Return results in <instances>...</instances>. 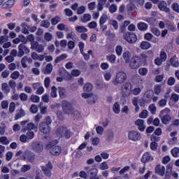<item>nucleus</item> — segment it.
Returning <instances> with one entry per match:
<instances>
[{"label":"nucleus","instance_id":"9b49d317","mask_svg":"<svg viewBox=\"0 0 179 179\" xmlns=\"http://www.w3.org/2000/svg\"><path fill=\"white\" fill-rule=\"evenodd\" d=\"M24 54H30V49L24 43H21L18 45L17 57L22 58Z\"/></svg>","mask_w":179,"mask_h":179},{"label":"nucleus","instance_id":"774afa93","mask_svg":"<svg viewBox=\"0 0 179 179\" xmlns=\"http://www.w3.org/2000/svg\"><path fill=\"white\" fill-rule=\"evenodd\" d=\"M171 8L174 12H176V13H179V5L178 3H173L171 6Z\"/></svg>","mask_w":179,"mask_h":179},{"label":"nucleus","instance_id":"338daca9","mask_svg":"<svg viewBox=\"0 0 179 179\" xmlns=\"http://www.w3.org/2000/svg\"><path fill=\"white\" fill-rule=\"evenodd\" d=\"M50 96L51 97H53V98L57 97V87L55 86L52 87Z\"/></svg>","mask_w":179,"mask_h":179},{"label":"nucleus","instance_id":"a19ab883","mask_svg":"<svg viewBox=\"0 0 179 179\" xmlns=\"http://www.w3.org/2000/svg\"><path fill=\"white\" fill-rule=\"evenodd\" d=\"M44 38L45 41H47L48 43H50V41H51L52 38H54V36H52V34L50 32H45L44 35Z\"/></svg>","mask_w":179,"mask_h":179},{"label":"nucleus","instance_id":"3c124183","mask_svg":"<svg viewBox=\"0 0 179 179\" xmlns=\"http://www.w3.org/2000/svg\"><path fill=\"white\" fill-rule=\"evenodd\" d=\"M113 110L115 114H120V104L118 102H116L114 103L113 107Z\"/></svg>","mask_w":179,"mask_h":179},{"label":"nucleus","instance_id":"ddd939ff","mask_svg":"<svg viewBox=\"0 0 179 179\" xmlns=\"http://www.w3.org/2000/svg\"><path fill=\"white\" fill-rule=\"evenodd\" d=\"M42 171L46 176V177H48L49 178L52 176V164L51 163H48L44 166H42Z\"/></svg>","mask_w":179,"mask_h":179},{"label":"nucleus","instance_id":"603ef678","mask_svg":"<svg viewBox=\"0 0 179 179\" xmlns=\"http://www.w3.org/2000/svg\"><path fill=\"white\" fill-rule=\"evenodd\" d=\"M117 9H118V7H117V5L115 4H112L108 8V10L110 13H115Z\"/></svg>","mask_w":179,"mask_h":179},{"label":"nucleus","instance_id":"aec40b11","mask_svg":"<svg viewBox=\"0 0 179 179\" xmlns=\"http://www.w3.org/2000/svg\"><path fill=\"white\" fill-rule=\"evenodd\" d=\"M88 179H100L97 177V169H91L88 171H87Z\"/></svg>","mask_w":179,"mask_h":179},{"label":"nucleus","instance_id":"20e7f679","mask_svg":"<svg viewBox=\"0 0 179 179\" xmlns=\"http://www.w3.org/2000/svg\"><path fill=\"white\" fill-rule=\"evenodd\" d=\"M170 113H171V110L169 108H166L160 111L159 117L162 124H170V121H171V116L169 115Z\"/></svg>","mask_w":179,"mask_h":179},{"label":"nucleus","instance_id":"c9c22d12","mask_svg":"<svg viewBox=\"0 0 179 179\" xmlns=\"http://www.w3.org/2000/svg\"><path fill=\"white\" fill-rule=\"evenodd\" d=\"M106 138L108 141H113L114 139V131L111 129L107 130Z\"/></svg>","mask_w":179,"mask_h":179},{"label":"nucleus","instance_id":"f704fd0d","mask_svg":"<svg viewBox=\"0 0 179 179\" xmlns=\"http://www.w3.org/2000/svg\"><path fill=\"white\" fill-rule=\"evenodd\" d=\"M106 59L110 64H115V61H117V57L115 55H107Z\"/></svg>","mask_w":179,"mask_h":179},{"label":"nucleus","instance_id":"c756f323","mask_svg":"<svg viewBox=\"0 0 179 179\" xmlns=\"http://www.w3.org/2000/svg\"><path fill=\"white\" fill-rule=\"evenodd\" d=\"M150 47H152V45L148 41H143L140 44V48H141V50H149Z\"/></svg>","mask_w":179,"mask_h":179},{"label":"nucleus","instance_id":"5701e85b","mask_svg":"<svg viewBox=\"0 0 179 179\" xmlns=\"http://www.w3.org/2000/svg\"><path fill=\"white\" fill-rule=\"evenodd\" d=\"M52 64L49 63L46 65L45 69H42V72L44 73V75H50L51 72H52Z\"/></svg>","mask_w":179,"mask_h":179},{"label":"nucleus","instance_id":"de8ad7c7","mask_svg":"<svg viewBox=\"0 0 179 179\" xmlns=\"http://www.w3.org/2000/svg\"><path fill=\"white\" fill-rule=\"evenodd\" d=\"M59 94L61 99H65L66 97V90L64 87H60L59 91Z\"/></svg>","mask_w":179,"mask_h":179},{"label":"nucleus","instance_id":"72a5a7b5","mask_svg":"<svg viewBox=\"0 0 179 179\" xmlns=\"http://www.w3.org/2000/svg\"><path fill=\"white\" fill-rule=\"evenodd\" d=\"M107 20H108V16H107V14H103L99 19V26L103 27V24H104Z\"/></svg>","mask_w":179,"mask_h":179},{"label":"nucleus","instance_id":"e433bc0d","mask_svg":"<svg viewBox=\"0 0 179 179\" xmlns=\"http://www.w3.org/2000/svg\"><path fill=\"white\" fill-rule=\"evenodd\" d=\"M61 22V17L59 15H56L51 20V24L52 26H56Z\"/></svg>","mask_w":179,"mask_h":179},{"label":"nucleus","instance_id":"4d7b16f0","mask_svg":"<svg viewBox=\"0 0 179 179\" xmlns=\"http://www.w3.org/2000/svg\"><path fill=\"white\" fill-rule=\"evenodd\" d=\"M151 33H153L155 36H157V37H159L162 34L160 30L155 27L151 28Z\"/></svg>","mask_w":179,"mask_h":179},{"label":"nucleus","instance_id":"f3484780","mask_svg":"<svg viewBox=\"0 0 179 179\" xmlns=\"http://www.w3.org/2000/svg\"><path fill=\"white\" fill-rule=\"evenodd\" d=\"M33 130L35 132H37L38 131V126L34 124L33 122H29L27 124V127L24 129H22V132H26V131H31Z\"/></svg>","mask_w":179,"mask_h":179},{"label":"nucleus","instance_id":"c03bdc74","mask_svg":"<svg viewBox=\"0 0 179 179\" xmlns=\"http://www.w3.org/2000/svg\"><path fill=\"white\" fill-rule=\"evenodd\" d=\"M76 30L78 33H87V28L83 26H78V27H76Z\"/></svg>","mask_w":179,"mask_h":179},{"label":"nucleus","instance_id":"473e14b6","mask_svg":"<svg viewBox=\"0 0 179 179\" xmlns=\"http://www.w3.org/2000/svg\"><path fill=\"white\" fill-rule=\"evenodd\" d=\"M148 24L145 22H139L138 24V30H141V31H146L148 30Z\"/></svg>","mask_w":179,"mask_h":179},{"label":"nucleus","instance_id":"bb28decb","mask_svg":"<svg viewBox=\"0 0 179 179\" xmlns=\"http://www.w3.org/2000/svg\"><path fill=\"white\" fill-rule=\"evenodd\" d=\"M150 159L151 160H153V157L150 156V154L149 152H145L141 158V162L142 163H148Z\"/></svg>","mask_w":179,"mask_h":179},{"label":"nucleus","instance_id":"393cba45","mask_svg":"<svg viewBox=\"0 0 179 179\" xmlns=\"http://www.w3.org/2000/svg\"><path fill=\"white\" fill-rule=\"evenodd\" d=\"M22 29V33L23 34H29L30 31H29V29H30V26L27 24L26 22H22L21 24Z\"/></svg>","mask_w":179,"mask_h":179},{"label":"nucleus","instance_id":"680f3d73","mask_svg":"<svg viewBox=\"0 0 179 179\" xmlns=\"http://www.w3.org/2000/svg\"><path fill=\"white\" fill-rule=\"evenodd\" d=\"M171 100H172V101H174L175 103L178 102L179 95L176 93L172 94L171 96Z\"/></svg>","mask_w":179,"mask_h":179},{"label":"nucleus","instance_id":"423d86ee","mask_svg":"<svg viewBox=\"0 0 179 179\" xmlns=\"http://www.w3.org/2000/svg\"><path fill=\"white\" fill-rule=\"evenodd\" d=\"M129 67L131 69H138L142 64V59L138 55L133 56L129 62Z\"/></svg>","mask_w":179,"mask_h":179},{"label":"nucleus","instance_id":"f8f14e48","mask_svg":"<svg viewBox=\"0 0 179 179\" xmlns=\"http://www.w3.org/2000/svg\"><path fill=\"white\" fill-rule=\"evenodd\" d=\"M23 157L24 160H27L29 163H33L34 160H36V155L33 152L29 150H26L23 153Z\"/></svg>","mask_w":179,"mask_h":179},{"label":"nucleus","instance_id":"58836bf2","mask_svg":"<svg viewBox=\"0 0 179 179\" xmlns=\"http://www.w3.org/2000/svg\"><path fill=\"white\" fill-rule=\"evenodd\" d=\"M66 58H68V55L62 54L55 59V64H59V62H61V61H64V59H66Z\"/></svg>","mask_w":179,"mask_h":179},{"label":"nucleus","instance_id":"bf43d9fd","mask_svg":"<svg viewBox=\"0 0 179 179\" xmlns=\"http://www.w3.org/2000/svg\"><path fill=\"white\" fill-rule=\"evenodd\" d=\"M55 143H57L56 141L49 142L45 145L46 149H48V150L52 149L54 148V146H55Z\"/></svg>","mask_w":179,"mask_h":179},{"label":"nucleus","instance_id":"864d4df0","mask_svg":"<svg viewBox=\"0 0 179 179\" xmlns=\"http://www.w3.org/2000/svg\"><path fill=\"white\" fill-rule=\"evenodd\" d=\"M159 58L161 59V61L166 62L167 60V54L164 51H161L159 54Z\"/></svg>","mask_w":179,"mask_h":179},{"label":"nucleus","instance_id":"4468645a","mask_svg":"<svg viewBox=\"0 0 179 179\" xmlns=\"http://www.w3.org/2000/svg\"><path fill=\"white\" fill-rule=\"evenodd\" d=\"M82 97L84 99H88V104H94L97 100V96L93 95V94L83 93Z\"/></svg>","mask_w":179,"mask_h":179},{"label":"nucleus","instance_id":"1a4fd4ad","mask_svg":"<svg viewBox=\"0 0 179 179\" xmlns=\"http://www.w3.org/2000/svg\"><path fill=\"white\" fill-rule=\"evenodd\" d=\"M62 108L64 114H68L69 115L73 113V107L72 104L67 101H63L62 102Z\"/></svg>","mask_w":179,"mask_h":179},{"label":"nucleus","instance_id":"79ce46f5","mask_svg":"<svg viewBox=\"0 0 179 179\" xmlns=\"http://www.w3.org/2000/svg\"><path fill=\"white\" fill-rule=\"evenodd\" d=\"M170 62L172 66H174L175 68H178L179 66V62L176 58V57H173L170 59Z\"/></svg>","mask_w":179,"mask_h":179},{"label":"nucleus","instance_id":"e2e57ef3","mask_svg":"<svg viewBox=\"0 0 179 179\" xmlns=\"http://www.w3.org/2000/svg\"><path fill=\"white\" fill-rule=\"evenodd\" d=\"M159 107H166L167 106V99H161L158 101Z\"/></svg>","mask_w":179,"mask_h":179},{"label":"nucleus","instance_id":"412c9836","mask_svg":"<svg viewBox=\"0 0 179 179\" xmlns=\"http://www.w3.org/2000/svg\"><path fill=\"white\" fill-rule=\"evenodd\" d=\"M155 173L161 176V177H164V174H166V167L162 165H157L155 167Z\"/></svg>","mask_w":179,"mask_h":179},{"label":"nucleus","instance_id":"4be33fe9","mask_svg":"<svg viewBox=\"0 0 179 179\" xmlns=\"http://www.w3.org/2000/svg\"><path fill=\"white\" fill-rule=\"evenodd\" d=\"M62 152V148H61V147L59 145H55L50 150V153L51 155H53V156H59Z\"/></svg>","mask_w":179,"mask_h":179},{"label":"nucleus","instance_id":"8fccbe9b","mask_svg":"<svg viewBox=\"0 0 179 179\" xmlns=\"http://www.w3.org/2000/svg\"><path fill=\"white\" fill-rule=\"evenodd\" d=\"M13 5H15V0H8L5 2L4 6L6 9H8V8H12Z\"/></svg>","mask_w":179,"mask_h":179},{"label":"nucleus","instance_id":"2f4dec72","mask_svg":"<svg viewBox=\"0 0 179 179\" xmlns=\"http://www.w3.org/2000/svg\"><path fill=\"white\" fill-rule=\"evenodd\" d=\"M123 59L125 61L126 64H129L131 62V52H124L122 55Z\"/></svg>","mask_w":179,"mask_h":179},{"label":"nucleus","instance_id":"0eeeda50","mask_svg":"<svg viewBox=\"0 0 179 179\" xmlns=\"http://www.w3.org/2000/svg\"><path fill=\"white\" fill-rule=\"evenodd\" d=\"M30 149L35 152V153H41L44 150V145L40 141H33L31 143Z\"/></svg>","mask_w":179,"mask_h":179},{"label":"nucleus","instance_id":"dca6fc26","mask_svg":"<svg viewBox=\"0 0 179 179\" xmlns=\"http://www.w3.org/2000/svg\"><path fill=\"white\" fill-rule=\"evenodd\" d=\"M153 96H155V92H153V90H149L145 92L143 96V99H144V101L149 103L152 101V99H153Z\"/></svg>","mask_w":179,"mask_h":179},{"label":"nucleus","instance_id":"b1692460","mask_svg":"<svg viewBox=\"0 0 179 179\" xmlns=\"http://www.w3.org/2000/svg\"><path fill=\"white\" fill-rule=\"evenodd\" d=\"M57 29L58 30H61L62 31H66V33H69L71 31V29L66 26V24L64 23H60L57 26Z\"/></svg>","mask_w":179,"mask_h":179},{"label":"nucleus","instance_id":"ea45409f","mask_svg":"<svg viewBox=\"0 0 179 179\" xmlns=\"http://www.w3.org/2000/svg\"><path fill=\"white\" fill-rule=\"evenodd\" d=\"M1 90H3L4 93H9V92H10V88L8 83H3L1 84Z\"/></svg>","mask_w":179,"mask_h":179},{"label":"nucleus","instance_id":"7c9ffc66","mask_svg":"<svg viewBox=\"0 0 179 179\" xmlns=\"http://www.w3.org/2000/svg\"><path fill=\"white\" fill-rule=\"evenodd\" d=\"M80 54L83 56L85 61H89L90 59V55H92L93 54V51L88 50L87 53H85V51H83Z\"/></svg>","mask_w":179,"mask_h":179},{"label":"nucleus","instance_id":"a878e982","mask_svg":"<svg viewBox=\"0 0 179 179\" xmlns=\"http://www.w3.org/2000/svg\"><path fill=\"white\" fill-rule=\"evenodd\" d=\"M90 20H92V15L89 13L84 14L80 17V22H82V23H87V22H90Z\"/></svg>","mask_w":179,"mask_h":179},{"label":"nucleus","instance_id":"a18cd8bd","mask_svg":"<svg viewBox=\"0 0 179 179\" xmlns=\"http://www.w3.org/2000/svg\"><path fill=\"white\" fill-rule=\"evenodd\" d=\"M66 38L68 40H76V34L73 31H71L66 34Z\"/></svg>","mask_w":179,"mask_h":179},{"label":"nucleus","instance_id":"052dcab7","mask_svg":"<svg viewBox=\"0 0 179 179\" xmlns=\"http://www.w3.org/2000/svg\"><path fill=\"white\" fill-rule=\"evenodd\" d=\"M0 143L3 145H9V140L6 136H2L0 138Z\"/></svg>","mask_w":179,"mask_h":179},{"label":"nucleus","instance_id":"9d476101","mask_svg":"<svg viewBox=\"0 0 179 179\" xmlns=\"http://www.w3.org/2000/svg\"><path fill=\"white\" fill-rule=\"evenodd\" d=\"M124 38L127 43H129V44H135L138 40L136 35L132 32H127L124 34Z\"/></svg>","mask_w":179,"mask_h":179},{"label":"nucleus","instance_id":"49530a36","mask_svg":"<svg viewBox=\"0 0 179 179\" xmlns=\"http://www.w3.org/2000/svg\"><path fill=\"white\" fill-rule=\"evenodd\" d=\"M84 92H92L93 90V85L91 83H86L83 87Z\"/></svg>","mask_w":179,"mask_h":179},{"label":"nucleus","instance_id":"4c0bfd02","mask_svg":"<svg viewBox=\"0 0 179 179\" xmlns=\"http://www.w3.org/2000/svg\"><path fill=\"white\" fill-rule=\"evenodd\" d=\"M172 167L170 165L166 166V171L165 174V179H170L171 177Z\"/></svg>","mask_w":179,"mask_h":179},{"label":"nucleus","instance_id":"0e129e2a","mask_svg":"<svg viewBox=\"0 0 179 179\" xmlns=\"http://www.w3.org/2000/svg\"><path fill=\"white\" fill-rule=\"evenodd\" d=\"M26 136L28 141H31V139H34V136H35L34 131H28Z\"/></svg>","mask_w":179,"mask_h":179},{"label":"nucleus","instance_id":"5fc2aeb1","mask_svg":"<svg viewBox=\"0 0 179 179\" xmlns=\"http://www.w3.org/2000/svg\"><path fill=\"white\" fill-rule=\"evenodd\" d=\"M171 153L173 157H178L179 155V148H174L171 150Z\"/></svg>","mask_w":179,"mask_h":179},{"label":"nucleus","instance_id":"a211bd4d","mask_svg":"<svg viewBox=\"0 0 179 179\" xmlns=\"http://www.w3.org/2000/svg\"><path fill=\"white\" fill-rule=\"evenodd\" d=\"M158 8L165 13H170V8L167 7V3L164 1H161L158 4Z\"/></svg>","mask_w":179,"mask_h":179},{"label":"nucleus","instance_id":"6e6d98bb","mask_svg":"<svg viewBox=\"0 0 179 179\" xmlns=\"http://www.w3.org/2000/svg\"><path fill=\"white\" fill-rule=\"evenodd\" d=\"M138 73L141 75V76H146L148 75V69L146 68H141L138 69Z\"/></svg>","mask_w":179,"mask_h":179},{"label":"nucleus","instance_id":"13d9d810","mask_svg":"<svg viewBox=\"0 0 179 179\" xmlns=\"http://www.w3.org/2000/svg\"><path fill=\"white\" fill-rule=\"evenodd\" d=\"M148 110L149 111H150L151 114H156V106L155 105V103L150 104L148 107Z\"/></svg>","mask_w":179,"mask_h":179},{"label":"nucleus","instance_id":"c85d7f7f","mask_svg":"<svg viewBox=\"0 0 179 179\" xmlns=\"http://www.w3.org/2000/svg\"><path fill=\"white\" fill-rule=\"evenodd\" d=\"M144 21L147 22V23H148V24H150L151 26H155L157 24V20H156V18L153 17H145L144 18Z\"/></svg>","mask_w":179,"mask_h":179},{"label":"nucleus","instance_id":"6ab92c4d","mask_svg":"<svg viewBox=\"0 0 179 179\" xmlns=\"http://www.w3.org/2000/svg\"><path fill=\"white\" fill-rule=\"evenodd\" d=\"M135 124L138 127V129L141 132H143L146 129V126H145V120L142 119H138L135 122Z\"/></svg>","mask_w":179,"mask_h":179},{"label":"nucleus","instance_id":"2eb2a0df","mask_svg":"<svg viewBox=\"0 0 179 179\" xmlns=\"http://www.w3.org/2000/svg\"><path fill=\"white\" fill-rule=\"evenodd\" d=\"M31 50H34L40 54L44 51V45L38 43L37 41H35L31 43Z\"/></svg>","mask_w":179,"mask_h":179},{"label":"nucleus","instance_id":"6e6552de","mask_svg":"<svg viewBox=\"0 0 179 179\" xmlns=\"http://www.w3.org/2000/svg\"><path fill=\"white\" fill-rule=\"evenodd\" d=\"M128 139L132 142H138L142 139V135L138 131L131 130L128 133Z\"/></svg>","mask_w":179,"mask_h":179},{"label":"nucleus","instance_id":"f257e3e1","mask_svg":"<svg viewBox=\"0 0 179 179\" xmlns=\"http://www.w3.org/2000/svg\"><path fill=\"white\" fill-rule=\"evenodd\" d=\"M55 134L59 138H66V139H69L72 136L71 129L64 126L57 127L55 130Z\"/></svg>","mask_w":179,"mask_h":179},{"label":"nucleus","instance_id":"39448f33","mask_svg":"<svg viewBox=\"0 0 179 179\" xmlns=\"http://www.w3.org/2000/svg\"><path fill=\"white\" fill-rule=\"evenodd\" d=\"M120 93L122 97H129L132 93V84L131 83H126L122 85Z\"/></svg>","mask_w":179,"mask_h":179},{"label":"nucleus","instance_id":"f03ea898","mask_svg":"<svg viewBox=\"0 0 179 179\" xmlns=\"http://www.w3.org/2000/svg\"><path fill=\"white\" fill-rule=\"evenodd\" d=\"M127 79H128L127 73L124 71H119L116 73L115 79L112 80V83L115 86H118V85H122V83H125V82H127Z\"/></svg>","mask_w":179,"mask_h":179},{"label":"nucleus","instance_id":"69168bd1","mask_svg":"<svg viewBox=\"0 0 179 179\" xmlns=\"http://www.w3.org/2000/svg\"><path fill=\"white\" fill-rule=\"evenodd\" d=\"M86 8L84 6H80L77 9V15H83V13L85 12Z\"/></svg>","mask_w":179,"mask_h":179},{"label":"nucleus","instance_id":"09e8293b","mask_svg":"<svg viewBox=\"0 0 179 179\" xmlns=\"http://www.w3.org/2000/svg\"><path fill=\"white\" fill-rule=\"evenodd\" d=\"M29 99L32 103H40V96L37 95H34V94L31 95Z\"/></svg>","mask_w":179,"mask_h":179},{"label":"nucleus","instance_id":"37998d69","mask_svg":"<svg viewBox=\"0 0 179 179\" xmlns=\"http://www.w3.org/2000/svg\"><path fill=\"white\" fill-rule=\"evenodd\" d=\"M51 26V23L48 20L41 21V27H44L45 29H48Z\"/></svg>","mask_w":179,"mask_h":179},{"label":"nucleus","instance_id":"7ed1b4c3","mask_svg":"<svg viewBox=\"0 0 179 179\" xmlns=\"http://www.w3.org/2000/svg\"><path fill=\"white\" fill-rule=\"evenodd\" d=\"M52 123V120L50 116H47L45 121L42 122L39 124V131L42 132V134H50L51 131V127L50 125Z\"/></svg>","mask_w":179,"mask_h":179},{"label":"nucleus","instance_id":"cd10ccee","mask_svg":"<svg viewBox=\"0 0 179 179\" xmlns=\"http://www.w3.org/2000/svg\"><path fill=\"white\" fill-rule=\"evenodd\" d=\"M24 115H26V113L23 109L18 110L15 117V121H17V120H20V118H22V117H24Z\"/></svg>","mask_w":179,"mask_h":179}]
</instances>
